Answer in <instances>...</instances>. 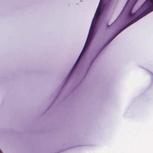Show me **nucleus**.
I'll return each mask as SVG.
<instances>
[{"mask_svg": "<svg viewBox=\"0 0 153 153\" xmlns=\"http://www.w3.org/2000/svg\"><path fill=\"white\" fill-rule=\"evenodd\" d=\"M137 0H128L125 6H127L128 1H130L131 4H134L137 1Z\"/></svg>", "mask_w": 153, "mask_h": 153, "instance_id": "nucleus-1", "label": "nucleus"}, {"mask_svg": "<svg viewBox=\"0 0 153 153\" xmlns=\"http://www.w3.org/2000/svg\"><path fill=\"white\" fill-rule=\"evenodd\" d=\"M77 61H76V62L75 63V64L74 65V66L73 67V68H72V69H71V72L73 71V70H74L75 67V66L76 65V64L77 63Z\"/></svg>", "mask_w": 153, "mask_h": 153, "instance_id": "nucleus-2", "label": "nucleus"}, {"mask_svg": "<svg viewBox=\"0 0 153 153\" xmlns=\"http://www.w3.org/2000/svg\"><path fill=\"white\" fill-rule=\"evenodd\" d=\"M87 40H86V42H87Z\"/></svg>", "mask_w": 153, "mask_h": 153, "instance_id": "nucleus-3", "label": "nucleus"}, {"mask_svg": "<svg viewBox=\"0 0 153 153\" xmlns=\"http://www.w3.org/2000/svg\"><path fill=\"white\" fill-rule=\"evenodd\" d=\"M79 56H80V55ZM79 56H79L78 58L79 57Z\"/></svg>", "mask_w": 153, "mask_h": 153, "instance_id": "nucleus-4", "label": "nucleus"}]
</instances>
